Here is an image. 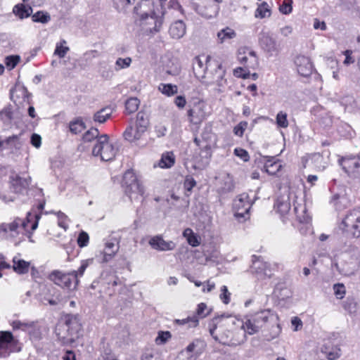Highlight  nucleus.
I'll return each mask as SVG.
<instances>
[{
    "instance_id": "obj_18",
    "label": "nucleus",
    "mask_w": 360,
    "mask_h": 360,
    "mask_svg": "<svg viewBox=\"0 0 360 360\" xmlns=\"http://www.w3.org/2000/svg\"><path fill=\"white\" fill-rule=\"evenodd\" d=\"M295 65L297 72L303 77H309L313 72L311 60L304 56H297L295 59Z\"/></svg>"
},
{
    "instance_id": "obj_9",
    "label": "nucleus",
    "mask_w": 360,
    "mask_h": 360,
    "mask_svg": "<svg viewBox=\"0 0 360 360\" xmlns=\"http://www.w3.org/2000/svg\"><path fill=\"white\" fill-rule=\"evenodd\" d=\"M187 115L190 122L197 124L201 123L207 117V105L202 101H198L190 106Z\"/></svg>"
},
{
    "instance_id": "obj_40",
    "label": "nucleus",
    "mask_w": 360,
    "mask_h": 360,
    "mask_svg": "<svg viewBox=\"0 0 360 360\" xmlns=\"http://www.w3.org/2000/svg\"><path fill=\"white\" fill-rule=\"evenodd\" d=\"M125 193L132 200L133 195H143L144 193V188L140 184L139 181H138L127 188H125Z\"/></svg>"
},
{
    "instance_id": "obj_57",
    "label": "nucleus",
    "mask_w": 360,
    "mask_h": 360,
    "mask_svg": "<svg viewBox=\"0 0 360 360\" xmlns=\"http://www.w3.org/2000/svg\"><path fill=\"white\" fill-rule=\"evenodd\" d=\"M334 293L337 298L342 299L344 297L346 290L342 283H336L333 285Z\"/></svg>"
},
{
    "instance_id": "obj_55",
    "label": "nucleus",
    "mask_w": 360,
    "mask_h": 360,
    "mask_svg": "<svg viewBox=\"0 0 360 360\" xmlns=\"http://www.w3.org/2000/svg\"><path fill=\"white\" fill-rule=\"evenodd\" d=\"M106 284L108 285V289L111 287L114 288L117 285H122V283L120 279L115 274H110L106 278Z\"/></svg>"
},
{
    "instance_id": "obj_3",
    "label": "nucleus",
    "mask_w": 360,
    "mask_h": 360,
    "mask_svg": "<svg viewBox=\"0 0 360 360\" xmlns=\"http://www.w3.org/2000/svg\"><path fill=\"white\" fill-rule=\"evenodd\" d=\"M143 10L139 13V7H134V11L140 15L139 22L142 29L147 33L154 34L160 31L162 22L163 18L165 15H161L160 14L158 16L153 14V7H141Z\"/></svg>"
},
{
    "instance_id": "obj_36",
    "label": "nucleus",
    "mask_w": 360,
    "mask_h": 360,
    "mask_svg": "<svg viewBox=\"0 0 360 360\" xmlns=\"http://www.w3.org/2000/svg\"><path fill=\"white\" fill-rule=\"evenodd\" d=\"M271 11L269 4L264 1L258 4L257 9L255 12V17L256 18H265L271 16Z\"/></svg>"
},
{
    "instance_id": "obj_51",
    "label": "nucleus",
    "mask_w": 360,
    "mask_h": 360,
    "mask_svg": "<svg viewBox=\"0 0 360 360\" xmlns=\"http://www.w3.org/2000/svg\"><path fill=\"white\" fill-rule=\"evenodd\" d=\"M32 19L34 22L47 23L50 20L51 17L49 13L44 11H38L32 16Z\"/></svg>"
},
{
    "instance_id": "obj_31",
    "label": "nucleus",
    "mask_w": 360,
    "mask_h": 360,
    "mask_svg": "<svg viewBox=\"0 0 360 360\" xmlns=\"http://www.w3.org/2000/svg\"><path fill=\"white\" fill-rule=\"evenodd\" d=\"M112 113L110 107H105L96 111L93 115V120L96 123L103 124L108 120Z\"/></svg>"
},
{
    "instance_id": "obj_2",
    "label": "nucleus",
    "mask_w": 360,
    "mask_h": 360,
    "mask_svg": "<svg viewBox=\"0 0 360 360\" xmlns=\"http://www.w3.org/2000/svg\"><path fill=\"white\" fill-rule=\"evenodd\" d=\"M291 201H292L294 212L298 221L301 223L308 222L309 215L301 191H296L293 188H284L278 197L274 207L281 214L285 215L290 210Z\"/></svg>"
},
{
    "instance_id": "obj_27",
    "label": "nucleus",
    "mask_w": 360,
    "mask_h": 360,
    "mask_svg": "<svg viewBox=\"0 0 360 360\" xmlns=\"http://www.w3.org/2000/svg\"><path fill=\"white\" fill-rule=\"evenodd\" d=\"M186 25L182 20H176L170 25L169 33L172 38L179 39L186 34Z\"/></svg>"
},
{
    "instance_id": "obj_56",
    "label": "nucleus",
    "mask_w": 360,
    "mask_h": 360,
    "mask_svg": "<svg viewBox=\"0 0 360 360\" xmlns=\"http://www.w3.org/2000/svg\"><path fill=\"white\" fill-rule=\"evenodd\" d=\"M231 295V292H229L228 288L226 285L221 286L219 298L224 304H228L230 302Z\"/></svg>"
},
{
    "instance_id": "obj_8",
    "label": "nucleus",
    "mask_w": 360,
    "mask_h": 360,
    "mask_svg": "<svg viewBox=\"0 0 360 360\" xmlns=\"http://www.w3.org/2000/svg\"><path fill=\"white\" fill-rule=\"evenodd\" d=\"M338 272L346 277L354 276L360 269V259L358 256H347L340 264L335 263Z\"/></svg>"
},
{
    "instance_id": "obj_1",
    "label": "nucleus",
    "mask_w": 360,
    "mask_h": 360,
    "mask_svg": "<svg viewBox=\"0 0 360 360\" xmlns=\"http://www.w3.org/2000/svg\"><path fill=\"white\" fill-rule=\"evenodd\" d=\"M193 70L195 77L202 84L210 86L217 85L218 91H221L226 80L224 79L225 70L221 64L210 56H200L194 58Z\"/></svg>"
},
{
    "instance_id": "obj_12",
    "label": "nucleus",
    "mask_w": 360,
    "mask_h": 360,
    "mask_svg": "<svg viewBox=\"0 0 360 360\" xmlns=\"http://www.w3.org/2000/svg\"><path fill=\"white\" fill-rule=\"evenodd\" d=\"M233 206L236 217L245 218L246 215L249 214V211L252 207V202L247 193H242L235 198Z\"/></svg>"
},
{
    "instance_id": "obj_41",
    "label": "nucleus",
    "mask_w": 360,
    "mask_h": 360,
    "mask_svg": "<svg viewBox=\"0 0 360 360\" xmlns=\"http://www.w3.org/2000/svg\"><path fill=\"white\" fill-rule=\"evenodd\" d=\"M90 260H84L82 262V264L79 269L77 271H72V276L74 278V288H75L78 283H79V277H81L83 276L85 270L86 269L87 266H89L90 263Z\"/></svg>"
},
{
    "instance_id": "obj_49",
    "label": "nucleus",
    "mask_w": 360,
    "mask_h": 360,
    "mask_svg": "<svg viewBox=\"0 0 360 360\" xmlns=\"http://www.w3.org/2000/svg\"><path fill=\"white\" fill-rule=\"evenodd\" d=\"M132 60L130 57H127L124 58H118L115 61V70L120 71L122 69H126L131 65Z\"/></svg>"
},
{
    "instance_id": "obj_24",
    "label": "nucleus",
    "mask_w": 360,
    "mask_h": 360,
    "mask_svg": "<svg viewBox=\"0 0 360 360\" xmlns=\"http://www.w3.org/2000/svg\"><path fill=\"white\" fill-rule=\"evenodd\" d=\"M326 342L321 348V352L329 359L335 360L340 356V349L335 345L330 339H326Z\"/></svg>"
},
{
    "instance_id": "obj_7",
    "label": "nucleus",
    "mask_w": 360,
    "mask_h": 360,
    "mask_svg": "<svg viewBox=\"0 0 360 360\" xmlns=\"http://www.w3.org/2000/svg\"><path fill=\"white\" fill-rule=\"evenodd\" d=\"M223 0H191L192 8L206 18L215 17L219 11V4Z\"/></svg>"
},
{
    "instance_id": "obj_32",
    "label": "nucleus",
    "mask_w": 360,
    "mask_h": 360,
    "mask_svg": "<svg viewBox=\"0 0 360 360\" xmlns=\"http://www.w3.org/2000/svg\"><path fill=\"white\" fill-rule=\"evenodd\" d=\"M6 148L12 151L20 150L24 143L20 135H14L6 138L4 140Z\"/></svg>"
},
{
    "instance_id": "obj_26",
    "label": "nucleus",
    "mask_w": 360,
    "mask_h": 360,
    "mask_svg": "<svg viewBox=\"0 0 360 360\" xmlns=\"http://www.w3.org/2000/svg\"><path fill=\"white\" fill-rule=\"evenodd\" d=\"M234 184L233 178L229 174H224L219 179L217 191L221 195L231 192Z\"/></svg>"
},
{
    "instance_id": "obj_28",
    "label": "nucleus",
    "mask_w": 360,
    "mask_h": 360,
    "mask_svg": "<svg viewBox=\"0 0 360 360\" xmlns=\"http://www.w3.org/2000/svg\"><path fill=\"white\" fill-rule=\"evenodd\" d=\"M30 262H27L19 257L15 256L13 258V269L18 274H25L29 271Z\"/></svg>"
},
{
    "instance_id": "obj_63",
    "label": "nucleus",
    "mask_w": 360,
    "mask_h": 360,
    "mask_svg": "<svg viewBox=\"0 0 360 360\" xmlns=\"http://www.w3.org/2000/svg\"><path fill=\"white\" fill-rule=\"evenodd\" d=\"M58 226H60L61 228H63L64 230H67L68 227V224L66 222L67 216L65 215V214L59 212L58 213Z\"/></svg>"
},
{
    "instance_id": "obj_13",
    "label": "nucleus",
    "mask_w": 360,
    "mask_h": 360,
    "mask_svg": "<svg viewBox=\"0 0 360 360\" xmlns=\"http://www.w3.org/2000/svg\"><path fill=\"white\" fill-rule=\"evenodd\" d=\"M340 164L349 175L354 178L360 176V155L342 158L340 160Z\"/></svg>"
},
{
    "instance_id": "obj_14",
    "label": "nucleus",
    "mask_w": 360,
    "mask_h": 360,
    "mask_svg": "<svg viewBox=\"0 0 360 360\" xmlns=\"http://www.w3.org/2000/svg\"><path fill=\"white\" fill-rule=\"evenodd\" d=\"M249 315L260 330L269 321H274L278 319V316L269 309H263Z\"/></svg>"
},
{
    "instance_id": "obj_33",
    "label": "nucleus",
    "mask_w": 360,
    "mask_h": 360,
    "mask_svg": "<svg viewBox=\"0 0 360 360\" xmlns=\"http://www.w3.org/2000/svg\"><path fill=\"white\" fill-rule=\"evenodd\" d=\"M242 328L244 331L250 335H254L260 330V328L255 321H252V319L250 315H247L245 317V321L243 323Z\"/></svg>"
},
{
    "instance_id": "obj_52",
    "label": "nucleus",
    "mask_w": 360,
    "mask_h": 360,
    "mask_svg": "<svg viewBox=\"0 0 360 360\" xmlns=\"http://www.w3.org/2000/svg\"><path fill=\"white\" fill-rule=\"evenodd\" d=\"M287 117V113L283 111L278 112L276 117V122L278 127L281 128H287L288 127L289 123Z\"/></svg>"
},
{
    "instance_id": "obj_45",
    "label": "nucleus",
    "mask_w": 360,
    "mask_h": 360,
    "mask_svg": "<svg viewBox=\"0 0 360 360\" xmlns=\"http://www.w3.org/2000/svg\"><path fill=\"white\" fill-rule=\"evenodd\" d=\"M138 181L135 173L132 170H127L123 176V186L124 189L127 188Z\"/></svg>"
},
{
    "instance_id": "obj_43",
    "label": "nucleus",
    "mask_w": 360,
    "mask_h": 360,
    "mask_svg": "<svg viewBox=\"0 0 360 360\" xmlns=\"http://www.w3.org/2000/svg\"><path fill=\"white\" fill-rule=\"evenodd\" d=\"M174 323L180 326H187L188 328H193L198 325L197 316H188L183 319H175Z\"/></svg>"
},
{
    "instance_id": "obj_58",
    "label": "nucleus",
    "mask_w": 360,
    "mask_h": 360,
    "mask_svg": "<svg viewBox=\"0 0 360 360\" xmlns=\"http://www.w3.org/2000/svg\"><path fill=\"white\" fill-rule=\"evenodd\" d=\"M248 122L245 121L240 122L239 124H238L236 126L233 128V133L235 135L238 136H243V133L246 128L248 127Z\"/></svg>"
},
{
    "instance_id": "obj_38",
    "label": "nucleus",
    "mask_w": 360,
    "mask_h": 360,
    "mask_svg": "<svg viewBox=\"0 0 360 360\" xmlns=\"http://www.w3.org/2000/svg\"><path fill=\"white\" fill-rule=\"evenodd\" d=\"M183 236L187 240L188 243L192 247H197L200 245L198 236L190 229H186L183 232Z\"/></svg>"
},
{
    "instance_id": "obj_6",
    "label": "nucleus",
    "mask_w": 360,
    "mask_h": 360,
    "mask_svg": "<svg viewBox=\"0 0 360 360\" xmlns=\"http://www.w3.org/2000/svg\"><path fill=\"white\" fill-rule=\"evenodd\" d=\"M34 217L35 221L32 224L31 229L34 231L38 226V222L40 219V215L35 214L32 216L28 213L27 217V221L22 220L20 218H15L12 222L2 223L0 224V233H10L12 237L18 236L20 229H25L30 221Z\"/></svg>"
},
{
    "instance_id": "obj_39",
    "label": "nucleus",
    "mask_w": 360,
    "mask_h": 360,
    "mask_svg": "<svg viewBox=\"0 0 360 360\" xmlns=\"http://www.w3.org/2000/svg\"><path fill=\"white\" fill-rule=\"evenodd\" d=\"M158 89L162 94L167 96H172L178 92L177 86L172 84L161 83L159 84Z\"/></svg>"
},
{
    "instance_id": "obj_4",
    "label": "nucleus",
    "mask_w": 360,
    "mask_h": 360,
    "mask_svg": "<svg viewBox=\"0 0 360 360\" xmlns=\"http://www.w3.org/2000/svg\"><path fill=\"white\" fill-rule=\"evenodd\" d=\"M117 150L114 143L110 141L108 136L102 134L93 145L92 155L102 161H110L115 158Z\"/></svg>"
},
{
    "instance_id": "obj_11",
    "label": "nucleus",
    "mask_w": 360,
    "mask_h": 360,
    "mask_svg": "<svg viewBox=\"0 0 360 360\" xmlns=\"http://www.w3.org/2000/svg\"><path fill=\"white\" fill-rule=\"evenodd\" d=\"M238 60L247 69L255 70L259 65V60L256 53L246 47L238 49Z\"/></svg>"
},
{
    "instance_id": "obj_59",
    "label": "nucleus",
    "mask_w": 360,
    "mask_h": 360,
    "mask_svg": "<svg viewBox=\"0 0 360 360\" xmlns=\"http://www.w3.org/2000/svg\"><path fill=\"white\" fill-rule=\"evenodd\" d=\"M207 307L205 303H200L198 305V308L196 310V314L194 316H197L198 319L204 318L208 314Z\"/></svg>"
},
{
    "instance_id": "obj_29",
    "label": "nucleus",
    "mask_w": 360,
    "mask_h": 360,
    "mask_svg": "<svg viewBox=\"0 0 360 360\" xmlns=\"http://www.w3.org/2000/svg\"><path fill=\"white\" fill-rule=\"evenodd\" d=\"M144 132H140L139 129L134 126L128 127L123 133L125 140L130 143H134L141 139Z\"/></svg>"
},
{
    "instance_id": "obj_47",
    "label": "nucleus",
    "mask_w": 360,
    "mask_h": 360,
    "mask_svg": "<svg viewBox=\"0 0 360 360\" xmlns=\"http://www.w3.org/2000/svg\"><path fill=\"white\" fill-rule=\"evenodd\" d=\"M66 44L67 41L65 39H62L60 42L57 43L54 54L60 58H64L70 50L69 47L65 46Z\"/></svg>"
},
{
    "instance_id": "obj_53",
    "label": "nucleus",
    "mask_w": 360,
    "mask_h": 360,
    "mask_svg": "<svg viewBox=\"0 0 360 360\" xmlns=\"http://www.w3.org/2000/svg\"><path fill=\"white\" fill-rule=\"evenodd\" d=\"M84 129L85 124L80 120H77L75 121L70 122V131L75 134L82 132Z\"/></svg>"
},
{
    "instance_id": "obj_42",
    "label": "nucleus",
    "mask_w": 360,
    "mask_h": 360,
    "mask_svg": "<svg viewBox=\"0 0 360 360\" xmlns=\"http://www.w3.org/2000/svg\"><path fill=\"white\" fill-rule=\"evenodd\" d=\"M15 339H0V357H6L11 352L10 347Z\"/></svg>"
},
{
    "instance_id": "obj_20",
    "label": "nucleus",
    "mask_w": 360,
    "mask_h": 360,
    "mask_svg": "<svg viewBox=\"0 0 360 360\" xmlns=\"http://www.w3.org/2000/svg\"><path fill=\"white\" fill-rule=\"evenodd\" d=\"M11 182L13 191L17 193H21L29 187L31 182V177L28 175L21 176L18 174H15L11 177Z\"/></svg>"
},
{
    "instance_id": "obj_61",
    "label": "nucleus",
    "mask_w": 360,
    "mask_h": 360,
    "mask_svg": "<svg viewBox=\"0 0 360 360\" xmlns=\"http://www.w3.org/2000/svg\"><path fill=\"white\" fill-rule=\"evenodd\" d=\"M234 154L236 156H238L240 158H241L245 162H248L249 160V159H250V156H249L248 153L245 150H244L243 148H235Z\"/></svg>"
},
{
    "instance_id": "obj_50",
    "label": "nucleus",
    "mask_w": 360,
    "mask_h": 360,
    "mask_svg": "<svg viewBox=\"0 0 360 360\" xmlns=\"http://www.w3.org/2000/svg\"><path fill=\"white\" fill-rule=\"evenodd\" d=\"M20 61V56L18 55H11L6 56L4 59L6 67L11 70L15 68L18 63Z\"/></svg>"
},
{
    "instance_id": "obj_34",
    "label": "nucleus",
    "mask_w": 360,
    "mask_h": 360,
    "mask_svg": "<svg viewBox=\"0 0 360 360\" xmlns=\"http://www.w3.org/2000/svg\"><path fill=\"white\" fill-rule=\"evenodd\" d=\"M236 37V32L231 27H226L217 33V41L220 44L229 41Z\"/></svg>"
},
{
    "instance_id": "obj_22",
    "label": "nucleus",
    "mask_w": 360,
    "mask_h": 360,
    "mask_svg": "<svg viewBox=\"0 0 360 360\" xmlns=\"http://www.w3.org/2000/svg\"><path fill=\"white\" fill-rule=\"evenodd\" d=\"M166 0H141V7H153V14L155 15H166L167 11L165 7Z\"/></svg>"
},
{
    "instance_id": "obj_5",
    "label": "nucleus",
    "mask_w": 360,
    "mask_h": 360,
    "mask_svg": "<svg viewBox=\"0 0 360 360\" xmlns=\"http://www.w3.org/2000/svg\"><path fill=\"white\" fill-rule=\"evenodd\" d=\"M340 229L349 237H360V208L349 211L343 218Z\"/></svg>"
},
{
    "instance_id": "obj_37",
    "label": "nucleus",
    "mask_w": 360,
    "mask_h": 360,
    "mask_svg": "<svg viewBox=\"0 0 360 360\" xmlns=\"http://www.w3.org/2000/svg\"><path fill=\"white\" fill-rule=\"evenodd\" d=\"M13 13L20 18L29 17L32 13V8L29 6L24 4H18L14 6Z\"/></svg>"
},
{
    "instance_id": "obj_23",
    "label": "nucleus",
    "mask_w": 360,
    "mask_h": 360,
    "mask_svg": "<svg viewBox=\"0 0 360 360\" xmlns=\"http://www.w3.org/2000/svg\"><path fill=\"white\" fill-rule=\"evenodd\" d=\"M119 246L114 242H107L103 252L97 257L102 263H107L110 261L118 252Z\"/></svg>"
},
{
    "instance_id": "obj_16",
    "label": "nucleus",
    "mask_w": 360,
    "mask_h": 360,
    "mask_svg": "<svg viewBox=\"0 0 360 360\" xmlns=\"http://www.w3.org/2000/svg\"><path fill=\"white\" fill-rule=\"evenodd\" d=\"M302 163L304 168L310 167L319 171H322L326 167V162L320 153H313L302 157Z\"/></svg>"
},
{
    "instance_id": "obj_44",
    "label": "nucleus",
    "mask_w": 360,
    "mask_h": 360,
    "mask_svg": "<svg viewBox=\"0 0 360 360\" xmlns=\"http://www.w3.org/2000/svg\"><path fill=\"white\" fill-rule=\"evenodd\" d=\"M100 136L99 131L96 128H91L84 134L82 139L84 143L93 142L94 144Z\"/></svg>"
},
{
    "instance_id": "obj_48",
    "label": "nucleus",
    "mask_w": 360,
    "mask_h": 360,
    "mask_svg": "<svg viewBox=\"0 0 360 360\" xmlns=\"http://www.w3.org/2000/svg\"><path fill=\"white\" fill-rule=\"evenodd\" d=\"M139 101L136 98H130L125 103V110L128 114L133 113L138 110Z\"/></svg>"
},
{
    "instance_id": "obj_10",
    "label": "nucleus",
    "mask_w": 360,
    "mask_h": 360,
    "mask_svg": "<svg viewBox=\"0 0 360 360\" xmlns=\"http://www.w3.org/2000/svg\"><path fill=\"white\" fill-rule=\"evenodd\" d=\"M205 347V343L202 339H195L188 345L186 349L181 351L178 355L179 360H196L198 356L202 353Z\"/></svg>"
},
{
    "instance_id": "obj_46",
    "label": "nucleus",
    "mask_w": 360,
    "mask_h": 360,
    "mask_svg": "<svg viewBox=\"0 0 360 360\" xmlns=\"http://www.w3.org/2000/svg\"><path fill=\"white\" fill-rule=\"evenodd\" d=\"M174 164V157L173 153H167L162 155L159 162V166L162 168H169Z\"/></svg>"
},
{
    "instance_id": "obj_17",
    "label": "nucleus",
    "mask_w": 360,
    "mask_h": 360,
    "mask_svg": "<svg viewBox=\"0 0 360 360\" xmlns=\"http://www.w3.org/2000/svg\"><path fill=\"white\" fill-rule=\"evenodd\" d=\"M14 329H20L27 332L29 335L37 338L43 335L40 327L34 322H22L20 321H15L12 323Z\"/></svg>"
},
{
    "instance_id": "obj_54",
    "label": "nucleus",
    "mask_w": 360,
    "mask_h": 360,
    "mask_svg": "<svg viewBox=\"0 0 360 360\" xmlns=\"http://www.w3.org/2000/svg\"><path fill=\"white\" fill-rule=\"evenodd\" d=\"M134 3L135 0H114V4L120 11H124L129 6L134 5Z\"/></svg>"
},
{
    "instance_id": "obj_25",
    "label": "nucleus",
    "mask_w": 360,
    "mask_h": 360,
    "mask_svg": "<svg viewBox=\"0 0 360 360\" xmlns=\"http://www.w3.org/2000/svg\"><path fill=\"white\" fill-rule=\"evenodd\" d=\"M264 167L266 172L271 175H276L282 169L283 165L280 160L275 157L266 156Z\"/></svg>"
},
{
    "instance_id": "obj_30",
    "label": "nucleus",
    "mask_w": 360,
    "mask_h": 360,
    "mask_svg": "<svg viewBox=\"0 0 360 360\" xmlns=\"http://www.w3.org/2000/svg\"><path fill=\"white\" fill-rule=\"evenodd\" d=\"M254 268L256 269L257 274L260 278L271 277L272 271L271 264L266 262H258L254 264Z\"/></svg>"
},
{
    "instance_id": "obj_35",
    "label": "nucleus",
    "mask_w": 360,
    "mask_h": 360,
    "mask_svg": "<svg viewBox=\"0 0 360 360\" xmlns=\"http://www.w3.org/2000/svg\"><path fill=\"white\" fill-rule=\"evenodd\" d=\"M136 127L139 129L140 132H146L149 126L148 115L143 112H138L135 122Z\"/></svg>"
},
{
    "instance_id": "obj_15",
    "label": "nucleus",
    "mask_w": 360,
    "mask_h": 360,
    "mask_svg": "<svg viewBox=\"0 0 360 360\" xmlns=\"http://www.w3.org/2000/svg\"><path fill=\"white\" fill-rule=\"evenodd\" d=\"M49 279L63 288L71 289L72 285H74V278L71 272L66 274L60 271H53L50 274Z\"/></svg>"
},
{
    "instance_id": "obj_21",
    "label": "nucleus",
    "mask_w": 360,
    "mask_h": 360,
    "mask_svg": "<svg viewBox=\"0 0 360 360\" xmlns=\"http://www.w3.org/2000/svg\"><path fill=\"white\" fill-rule=\"evenodd\" d=\"M148 243L152 248L158 251L172 250L176 247V245L173 241H166L159 236L151 238Z\"/></svg>"
},
{
    "instance_id": "obj_64",
    "label": "nucleus",
    "mask_w": 360,
    "mask_h": 360,
    "mask_svg": "<svg viewBox=\"0 0 360 360\" xmlns=\"http://www.w3.org/2000/svg\"><path fill=\"white\" fill-rule=\"evenodd\" d=\"M279 11L283 14H289L292 11L291 0L290 2L283 1L279 6Z\"/></svg>"
},
{
    "instance_id": "obj_62",
    "label": "nucleus",
    "mask_w": 360,
    "mask_h": 360,
    "mask_svg": "<svg viewBox=\"0 0 360 360\" xmlns=\"http://www.w3.org/2000/svg\"><path fill=\"white\" fill-rule=\"evenodd\" d=\"M233 74L237 77L247 79L250 75V72L249 70H247V68H237L234 70Z\"/></svg>"
},
{
    "instance_id": "obj_19",
    "label": "nucleus",
    "mask_w": 360,
    "mask_h": 360,
    "mask_svg": "<svg viewBox=\"0 0 360 360\" xmlns=\"http://www.w3.org/2000/svg\"><path fill=\"white\" fill-rule=\"evenodd\" d=\"M259 41L261 48L267 53L272 54L279 51L276 39L268 32L261 33Z\"/></svg>"
},
{
    "instance_id": "obj_60",
    "label": "nucleus",
    "mask_w": 360,
    "mask_h": 360,
    "mask_svg": "<svg viewBox=\"0 0 360 360\" xmlns=\"http://www.w3.org/2000/svg\"><path fill=\"white\" fill-rule=\"evenodd\" d=\"M89 237L87 233L82 231L77 238V243L80 248L86 247L89 243Z\"/></svg>"
}]
</instances>
